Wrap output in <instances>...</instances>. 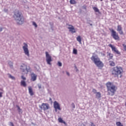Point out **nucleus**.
Wrapping results in <instances>:
<instances>
[{"mask_svg":"<svg viewBox=\"0 0 126 126\" xmlns=\"http://www.w3.org/2000/svg\"><path fill=\"white\" fill-rule=\"evenodd\" d=\"M106 86L107 89V95L114 96L118 90V87L110 82H107L106 84Z\"/></svg>","mask_w":126,"mask_h":126,"instance_id":"1","label":"nucleus"},{"mask_svg":"<svg viewBox=\"0 0 126 126\" xmlns=\"http://www.w3.org/2000/svg\"><path fill=\"white\" fill-rule=\"evenodd\" d=\"M111 72L112 75L114 77H119V75H120V77H122L123 73H124V69L123 67L116 66L111 69Z\"/></svg>","mask_w":126,"mask_h":126,"instance_id":"2","label":"nucleus"},{"mask_svg":"<svg viewBox=\"0 0 126 126\" xmlns=\"http://www.w3.org/2000/svg\"><path fill=\"white\" fill-rule=\"evenodd\" d=\"M13 18L18 24H22L24 21V17L22 13L19 10H16L14 12Z\"/></svg>","mask_w":126,"mask_h":126,"instance_id":"3","label":"nucleus"},{"mask_svg":"<svg viewBox=\"0 0 126 126\" xmlns=\"http://www.w3.org/2000/svg\"><path fill=\"white\" fill-rule=\"evenodd\" d=\"M91 60L94 62V64H95L96 66L99 69H102V68L104 67V63H103V62H102L97 56H93L91 58Z\"/></svg>","mask_w":126,"mask_h":126,"instance_id":"4","label":"nucleus"},{"mask_svg":"<svg viewBox=\"0 0 126 126\" xmlns=\"http://www.w3.org/2000/svg\"><path fill=\"white\" fill-rule=\"evenodd\" d=\"M30 66H27L25 64H22L20 67V70L22 72H24L26 74H28V72L30 71Z\"/></svg>","mask_w":126,"mask_h":126,"instance_id":"5","label":"nucleus"},{"mask_svg":"<svg viewBox=\"0 0 126 126\" xmlns=\"http://www.w3.org/2000/svg\"><path fill=\"white\" fill-rule=\"evenodd\" d=\"M109 30L111 33V36L114 40H117V41H120V36H119V34L118 33H117L116 31H115V30L113 29H109Z\"/></svg>","mask_w":126,"mask_h":126,"instance_id":"6","label":"nucleus"},{"mask_svg":"<svg viewBox=\"0 0 126 126\" xmlns=\"http://www.w3.org/2000/svg\"><path fill=\"white\" fill-rule=\"evenodd\" d=\"M45 55L47 63L49 65L52 64V63H51V62H53V59H52V56H51V55L49 54V53L48 52H45Z\"/></svg>","mask_w":126,"mask_h":126,"instance_id":"7","label":"nucleus"},{"mask_svg":"<svg viewBox=\"0 0 126 126\" xmlns=\"http://www.w3.org/2000/svg\"><path fill=\"white\" fill-rule=\"evenodd\" d=\"M40 109L44 111H47L50 109V105L48 103H43L39 106Z\"/></svg>","mask_w":126,"mask_h":126,"instance_id":"8","label":"nucleus"},{"mask_svg":"<svg viewBox=\"0 0 126 126\" xmlns=\"http://www.w3.org/2000/svg\"><path fill=\"white\" fill-rule=\"evenodd\" d=\"M24 46H23V49L24 50V53L26 56L28 57H29L30 55L29 54V50H28V45H27V43H24Z\"/></svg>","mask_w":126,"mask_h":126,"instance_id":"9","label":"nucleus"},{"mask_svg":"<svg viewBox=\"0 0 126 126\" xmlns=\"http://www.w3.org/2000/svg\"><path fill=\"white\" fill-rule=\"evenodd\" d=\"M108 46L112 49V52L121 56V52L116 48V46H114L112 44H109Z\"/></svg>","mask_w":126,"mask_h":126,"instance_id":"10","label":"nucleus"},{"mask_svg":"<svg viewBox=\"0 0 126 126\" xmlns=\"http://www.w3.org/2000/svg\"><path fill=\"white\" fill-rule=\"evenodd\" d=\"M54 109H55L56 112H57L58 110H59V111H61V110H62V109L61 108V106H60V104L57 101H54Z\"/></svg>","mask_w":126,"mask_h":126,"instance_id":"11","label":"nucleus"},{"mask_svg":"<svg viewBox=\"0 0 126 126\" xmlns=\"http://www.w3.org/2000/svg\"><path fill=\"white\" fill-rule=\"evenodd\" d=\"M68 29H69V32H71V33H72V34H73V33L76 32V31L75 30V29L74 28V27H73V26L71 25H68Z\"/></svg>","mask_w":126,"mask_h":126,"instance_id":"12","label":"nucleus"},{"mask_svg":"<svg viewBox=\"0 0 126 126\" xmlns=\"http://www.w3.org/2000/svg\"><path fill=\"white\" fill-rule=\"evenodd\" d=\"M117 31L119 32L120 35H124V32L123 31V28L122 25H119L117 26Z\"/></svg>","mask_w":126,"mask_h":126,"instance_id":"13","label":"nucleus"},{"mask_svg":"<svg viewBox=\"0 0 126 126\" xmlns=\"http://www.w3.org/2000/svg\"><path fill=\"white\" fill-rule=\"evenodd\" d=\"M31 81H35V80H36L37 75L34 73H32L31 74Z\"/></svg>","mask_w":126,"mask_h":126,"instance_id":"14","label":"nucleus"},{"mask_svg":"<svg viewBox=\"0 0 126 126\" xmlns=\"http://www.w3.org/2000/svg\"><path fill=\"white\" fill-rule=\"evenodd\" d=\"M29 93L31 95V96H33L34 95V92H33V89H32V87H29Z\"/></svg>","mask_w":126,"mask_h":126,"instance_id":"15","label":"nucleus"},{"mask_svg":"<svg viewBox=\"0 0 126 126\" xmlns=\"http://www.w3.org/2000/svg\"><path fill=\"white\" fill-rule=\"evenodd\" d=\"M108 57H109V61H110V60H113V58L114 57V55L111 53H108V54L107 55Z\"/></svg>","mask_w":126,"mask_h":126,"instance_id":"16","label":"nucleus"},{"mask_svg":"<svg viewBox=\"0 0 126 126\" xmlns=\"http://www.w3.org/2000/svg\"><path fill=\"white\" fill-rule=\"evenodd\" d=\"M58 121L59 123H61V124H64V125H66V123L63 121V119H62V118H58Z\"/></svg>","mask_w":126,"mask_h":126,"instance_id":"17","label":"nucleus"},{"mask_svg":"<svg viewBox=\"0 0 126 126\" xmlns=\"http://www.w3.org/2000/svg\"><path fill=\"white\" fill-rule=\"evenodd\" d=\"M21 85L24 87H26L27 85L26 84V82H25V81L22 80L21 81Z\"/></svg>","mask_w":126,"mask_h":126,"instance_id":"18","label":"nucleus"},{"mask_svg":"<svg viewBox=\"0 0 126 126\" xmlns=\"http://www.w3.org/2000/svg\"><path fill=\"white\" fill-rule=\"evenodd\" d=\"M109 65H110V66H115V65H116V63L115 62H114V61H110L109 62Z\"/></svg>","mask_w":126,"mask_h":126,"instance_id":"19","label":"nucleus"},{"mask_svg":"<svg viewBox=\"0 0 126 126\" xmlns=\"http://www.w3.org/2000/svg\"><path fill=\"white\" fill-rule=\"evenodd\" d=\"M76 40L77 41H78V42H79V43L80 44H81V37L80 36V35L78 36V37L76 38Z\"/></svg>","mask_w":126,"mask_h":126,"instance_id":"20","label":"nucleus"},{"mask_svg":"<svg viewBox=\"0 0 126 126\" xmlns=\"http://www.w3.org/2000/svg\"><path fill=\"white\" fill-rule=\"evenodd\" d=\"M95 96L96 98H101V93L100 92H97L96 93Z\"/></svg>","mask_w":126,"mask_h":126,"instance_id":"21","label":"nucleus"},{"mask_svg":"<svg viewBox=\"0 0 126 126\" xmlns=\"http://www.w3.org/2000/svg\"><path fill=\"white\" fill-rule=\"evenodd\" d=\"M69 2L70 4H76V1L75 0H70Z\"/></svg>","mask_w":126,"mask_h":126,"instance_id":"22","label":"nucleus"},{"mask_svg":"<svg viewBox=\"0 0 126 126\" xmlns=\"http://www.w3.org/2000/svg\"><path fill=\"white\" fill-rule=\"evenodd\" d=\"M93 8L95 12H99V10L96 7H93Z\"/></svg>","mask_w":126,"mask_h":126,"instance_id":"23","label":"nucleus"},{"mask_svg":"<svg viewBox=\"0 0 126 126\" xmlns=\"http://www.w3.org/2000/svg\"><path fill=\"white\" fill-rule=\"evenodd\" d=\"M116 126H124V125L121 123V122H116Z\"/></svg>","mask_w":126,"mask_h":126,"instance_id":"24","label":"nucleus"},{"mask_svg":"<svg viewBox=\"0 0 126 126\" xmlns=\"http://www.w3.org/2000/svg\"><path fill=\"white\" fill-rule=\"evenodd\" d=\"M16 107L18 108L19 113H22V110L20 108L19 106L17 105Z\"/></svg>","mask_w":126,"mask_h":126,"instance_id":"25","label":"nucleus"},{"mask_svg":"<svg viewBox=\"0 0 126 126\" xmlns=\"http://www.w3.org/2000/svg\"><path fill=\"white\" fill-rule=\"evenodd\" d=\"M9 77L11 78V79H12L13 80H15V77L14 76H12L11 74L9 75Z\"/></svg>","mask_w":126,"mask_h":126,"instance_id":"26","label":"nucleus"},{"mask_svg":"<svg viewBox=\"0 0 126 126\" xmlns=\"http://www.w3.org/2000/svg\"><path fill=\"white\" fill-rule=\"evenodd\" d=\"M73 54L74 55H77V50L74 49L73 50Z\"/></svg>","mask_w":126,"mask_h":126,"instance_id":"27","label":"nucleus"},{"mask_svg":"<svg viewBox=\"0 0 126 126\" xmlns=\"http://www.w3.org/2000/svg\"><path fill=\"white\" fill-rule=\"evenodd\" d=\"M32 25L34 26L35 28H37L38 27V26L37 25V24L35 22H32Z\"/></svg>","mask_w":126,"mask_h":126,"instance_id":"28","label":"nucleus"},{"mask_svg":"<svg viewBox=\"0 0 126 126\" xmlns=\"http://www.w3.org/2000/svg\"><path fill=\"white\" fill-rule=\"evenodd\" d=\"M58 64L59 66H62V65H63V64H62V63H61L60 62H58Z\"/></svg>","mask_w":126,"mask_h":126,"instance_id":"29","label":"nucleus"},{"mask_svg":"<svg viewBox=\"0 0 126 126\" xmlns=\"http://www.w3.org/2000/svg\"><path fill=\"white\" fill-rule=\"evenodd\" d=\"M21 78L23 79V80H26V77H24L23 75L21 76Z\"/></svg>","mask_w":126,"mask_h":126,"instance_id":"30","label":"nucleus"},{"mask_svg":"<svg viewBox=\"0 0 126 126\" xmlns=\"http://www.w3.org/2000/svg\"><path fill=\"white\" fill-rule=\"evenodd\" d=\"M93 92H94V93H97V90H96V89H93Z\"/></svg>","mask_w":126,"mask_h":126,"instance_id":"31","label":"nucleus"},{"mask_svg":"<svg viewBox=\"0 0 126 126\" xmlns=\"http://www.w3.org/2000/svg\"><path fill=\"white\" fill-rule=\"evenodd\" d=\"M90 126H96V125H95L93 122H91Z\"/></svg>","mask_w":126,"mask_h":126,"instance_id":"32","label":"nucleus"},{"mask_svg":"<svg viewBox=\"0 0 126 126\" xmlns=\"http://www.w3.org/2000/svg\"><path fill=\"white\" fill-rule=\"evenodd\" d=\"M123 46L124 47V49L125 50V51H126V45L125 44H123Z\"/></svg>","mask_w":126,"mask_h":126,"instance_id":"33","label":"nucleus"},{"mask_svg":"<svg viewBox=\"0 0 126 126\" xmlns=\"http://www.w3.org/2000/svg\"><path fill=\"white\" fill-rule=\"evenodd\" d=\"M71 105H72V108L74 109V108H75V105H74V103H72Z\"/></svg>","mask_w":126,"mask_h":126,"instance_id":"34","label":"nucleus"},{"mask_svg":"<svg viewBox=\"0 0 126 126\" xmlns=\"http://www.w3.org/2000/svg\"><path fill=\"white\" fill-rule=\"evenodd\" d=\"M2 97V92H0V98H1Z\"/></svg>","mask_w":126,"mask_h":126,"instance_id":"35","label":"nucleus"},{"mask_svg":"<svg viewBox=\"0 0 126 126\" xmlns=\"http://www.w3.org/2000/svg\"><path fill=\"white\" fill-rule=\"evenodd\" d=\"M10 124L11 126H14V125H13V123L12 122H10Z\"/></svg>","mask_w":126,"mask_h":126,"instance_id":"36","label":"nucleus"},{"mask_svg":"<svg viewBox=\"0 0 126 126\" xmlns=\"http://www.w3.org/2000/svg\"><path fill=\"white\" fill-rule=\"evenodd\" d=\"M2 31V28H0V32H1Z\"/></svg>","mask_w":126,"mask_h":126,"instance_id":"37","label":"nucleus"},{"mask_svg":"<svg viewBox=\"0 0 126 126\" xmlns=\"http://www.w3.org/2000/svg\"><path fill=\"white\" fill-rule=\"evenodd\" d=\"M38 88H39V89H41V88H42V87H41V86H39Z\"/></svg>","mask_w":126,"mask_h":126,"instance_id":"38","label":"nucleus"},{"mask_svg":"<svg viewBox=\"0 0 126 126\" xmlns=\"http://www.w3.org/2000/svg\"><path fill=\"white\" fill-rule=\"evenodd\" d=\"M66 74H67L68 75H69V73H68V72H66Z\"/></svg>","mask_w":126,"mask_h":126,"instance_id":"39","label":"nucleus"},{"mask_svg":"<svg viewBox=\"0 0 126 126\" xmlns=\"http://www.w3.org/2000/svg\"><path fill=\"white\" fill-rule=\"evenodd\" d=\"M49 100L50 101H52V98H50Z\"/></svg>","mask_w":126,"mask_h":126,"instance_id":"40","label":"nucleus"},{"mask_svg":"<svg viewBox=\"0 0 126 126\" xmlns=\"http://www.w3.org/2000/svg\"><path fill=\"white\" fill-rule=\"evenodd\" d=\"M110 0L112 1H113V0L115 1V0Z\"/></svg>","mask_w":126,"mask_h":126,"instance_id":"41","label":"nucleus"},{"mask_svg":"<svg viewBox=\"0 0 126 126\" xmlns=\"http://www.w3.org/2000/svg\"><path fill=\"white\" fill-rule=\"evenodd\" d=\"M90 25H91V26H92V24H91Z\"/></svg>","mask_w":126,"mask_h":126,"instance_id":"42","label":"nucleus"},{"mask_svg":"<svg viewBox=\"0 0 126 126\" xmlns=\"http://www.w3.org/2000/svg\"><path fill=\"white\" fill-rule=\"evenodd\" d=\"M101 0V1H103V0Z\"/></svg>","mask_w":126,"mask_h":126,"instance_id":"43","label":"nucleus"}]
</instances>
